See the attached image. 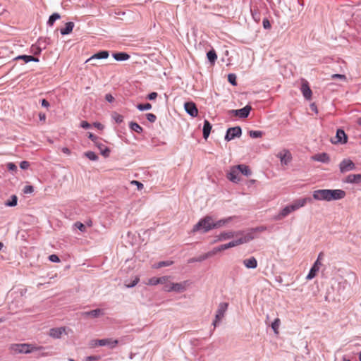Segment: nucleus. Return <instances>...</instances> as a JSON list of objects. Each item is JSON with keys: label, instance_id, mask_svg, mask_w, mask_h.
Wrapping results in <instances>:
<instances>
[{"label": "nucleus", "instance_id": "nucleus-15", "mask_svg": "<svg viewBox=\"0 0 361 361\" xmlns=\"http://www.w3.org/2000/svg\"><path fill=\"white\" fill-rule=\"evenodd\" d=\"M227 178L230 181L235 183H238L240 180V178L238 176V170L237 169V166L231 168L230 172L227 174Z\"/></svg>", "mask_w": 361, "mask_h": 361}, {"label": "nucleus", "instance_id": "nucleus-2", "mask_svg": "<svg viewBox=\"0 0 361 361\" xmlns=\"http://www.w3.org/2000/svg\"><path fill=\"white\" fill-rule=\"evenodd\" d=\"M213 221L210 216H206L201 219L192 228V232L202 231V233H207L213 229Z\"/></svg>", "mask_w": 361, "mask_h": 361}, {"label": "nucleus", "instance_id": "nucleus-62", "mask_svg": "<svg viewBox=\"0 0 361 361\" xmlns=\"http://www.w3.org/2000/svg\"><path fill=\"white\" fill-rule=\"evenodd\" d=\"M131 183L136 185L138 190H142L144 187L143 184L137 180H133Z\"/></svg>", "mask_w": 361, "mask_h": 361}, {"label": "nucleus", "instance_id": "nucleus-35", "mask_svg": "<svg viewBox=\"0 0 361 361\" xmlns=\"http://www.w3.org/2000/svg\"><path fill=\"white\" fill-rule=\"evenodd\" d=\"M129 128L131 130L139 134H141L143 132V128L136 122L131 121L129 123Z\"/></svg>", "mask_w": 361, "mask_h": 361}, {"label": "nucleus", "instance_id": "nucleus-44", "mask_svg": "<svg viewBox=\"0 0 361 361\" xmlns=\"http://www.w3.org/2000/svg\"><path fill=\"white\" fill-rule=\"evenodd\" d=\"M228 81L233 86L237 85L236 75L234 73H229L228 75Z\"/></svg>", "mask_w": 361, "mask_h": 361}, {"label": "nucleus", "instance_id": "nucleus-42", "mask_svg": "<svg viewBox=\"0 0 361 361\" xmlns=\"http://www.w3.org/2000/svg\"><path fill=\"white\" fill-rule=\"evenodd\" d=\"M137 108L138 110L142 111L146 110H149L152 109V105L149 103H145V104H139L137 106Z\"/></svg>", "mask_w": 361, "mask_h": 361}, {"label": "nucleus", "instance_id": "nucleus-16", "mask_svg": "<svg viewBox=\"0 0 361 361\" xmlns=\"http://www.w3.org/2000/svg\"><path fill=\"white\" fill-rule=\"evenodd\" d=\"M293 211L294 209L292 207L291 204L288 205L285 207L283 209H282L281 212L276 216H274V219L276 221L281 220Z\"/></svg>", "mask_w": 361, "mask_h": 361}, {"label": "nucleus", "instance_id": "nucleus-19", "mask_svg": "<svg viewBox=\"0 0 361 361\" xmlns=\"http://www.w3.org/2000/svg\"><path fill=\"white\" fill-rule=\"evenodd\" d=\"M321 266V262H318V261H315L313 264L312 267H311L307 276H306V279L307 280H311L313 278H314L317 274V272L319 270V267Z\"/></svg>", "mask_w": 361, "mask_h": 361}, {"label": "nucleus", "instance_id": "nucleus-24", "mask_svg": "<svg viewBox=\"0 0 361 361\" xmlns=\"http://www.w3.org/2000/svg\"><path fill=\"white\" fill-rule=\"evenodd\" d=\"M169 278V277L167 276H161V277H159V278L152 277V278L149 279L148 284L152 285V286H155L157 284H164L166 281H168Z\"/></svg>", "mask_w": 361, "mask_h": 361}, {"label": "nucleus", "instance_id": "nucleus-55", "mask_svg": "<svg viewBox=\"0 0 361 361\" xmlns=\"http://www.w3.org/2000/svg\"><path fill=\"white\" fill-rule=\"evenodd\" d=\"M30 166V163L27 161H23L20 163V167L23 170H26Z\"/></svg>", "mask_w": 361, "mask_h": 361}, {"label": "nucleus", "instance_id": "nucleus-7", "mask_svg": "<svg viewBox=\"0 0 361 361\" xmlns=\"http://www.w3.org/2000/svg\"><path fill=\"white\" fill-rule=\"evenodd\" d=\"M242 135V129L240 126H235L228 128L226 135L225 140L226 141H230L235 137H239Z\"/></svg>", "mask_w": 361, "mask_h": 361}, {"label": "nucleus", "instance_id": "nucleus-18", "mask_svg": "<svg viewBox=\"0 0 361 361\" xmlns=\"http://www.w3.org/2000/svg\"><path fill=\"white\" fill-rule=\"evenodd\" d=\"M104 314V310L99 309V308L93 310L82 312V315L85 317H90L92 318H97Z\"/></svg>", "mask_w": 361, "mask_h": 361}, {"label": "nucleus", "instance_id": "nucleus-5", "mask_svg": "<svg viewBox=\"0 0 361 361\" xmlns=\"http://www.w3.org/2000/svg\"><path fill=\"white\" fill-rule=\"evenodd\" d=\"M252 107L250 105H246L240 109H232L228 111V114L232 116H238L241 118H246L248 117Z\"/></svg>", "mask_w": 361, "mask_h": 361}, {"label": "nucleus", "instance_id": "nucleus-41", "mask_svg": "<svg viewBox=\"0 0 361 361\" xmlns=\"http://www.w3.org/2000/svg\"><path fill=\"white\" fill-rule=\"evenodd\" d=\"M252 16L255 21L259 22L260 20V13L257 9L251 8L250 10Z\"/></svg>", "mask_w": 361, "mask_h": 361}, {"label": "nucleus", "instance_id": "nucleus-53", "mask_svg": "<svg viewBox=\"0 0 361 361\" xmlns=\"http://www.w3.org/2000/svg\"><path fill=\"white\" fill-rule=\"evenodd\" d=\"M140 279L138 277H136L133 281H132L130 283L128 284H126V286L127 288H133L134 286H135L138 282H139Z\"/></svg>", "mask_w": 361, "mask_h": 361}, {"label": "nucleus", "instance_id": "nucleus-64", "mask_svg": "<svg viewBox=\"0 0 361 361\" xmlns=\"http://www.w3.org/2000/svg\"><path fill=\"white\" fill-rule=\"evenodd\" d=\"M98 360H99V357L94 356V355L88 356L86 357L87 361H97Z\"/></svg>", "mask_w": 361, "mask_h": 361}, {"label": "nucleus", "instance_id": "nucleus-60", "mask_svg": "<svg viewBox=\"0 0 361 361\" xmlns=\"http://www.w3.org/2000/svg\"><path fill=\"white\" fill-rule=\"evenodd\" d=\"M105 99H106L108 102H109V103H112V102L114 101V99H114V96H113L111 94H109H109H106L105 95Z\"/></svg>", "mask_w": 361, "mask_h": 361}, {"label": "nucleus", "instance_id": "nucleus-6", "mask_svg": "<svg viewBox=\"0 0 361 361\" xmlns=\"http://www.w3.org/2000/svg\"><path fill=\"white\" fill-rule=\"evenodd\" d=\"M356 169L355 163L349 159H344L339 164V170L341 173H345L350 171H353Z\"/></svg>", "mask_w": 361, "mask_h": 361}, {"label": "nucleus", "instance_id": "nucleus-43", "mask_svg": "<svg viewBox=\"0 0 361 361\" xmlns=\"http://www.w3.org/2000/svg\"><path fill=\"white\" fill-rule=\"evenodd\" d=\"M249 135L252 138H259L263 135V132L260 130H250Z\"/></svg>", "mask_w": 361, "mask_h": 361}, {"label": "nucleus", "instance_id": "nucleus-26", "mask_svg": "<svg viewBox=\"0 0 361 361\" xmlns=\"http://www.w3.org/2000/svg\"><path fill=\"white\" fill-rule=\"evenodd\" d=\"M243 264L247 269H255L257 267V261L255 257H251L244 259Z\"/></svg>", "mask_w": 361, "mask_h": 361}, {"label": "nucleus", "instance_id": "nucleus-54", "mask_svg": "<svg viewBox=\"0 0 361 361\" xmlns=\"http://www.w3.org/2000/svg\"><path fill=\"white\" fill-rule=\"evenodd\" d=\"M34 191V188L32 185H26L23 188V192L25 194L32 193Z\"/></svg>", "mask_w": 361, "mask_h": 361}, {"label": "nucleus", "instance_id": "nucleus-22", "mask_svg": "<svg viewBox=\"0 0 361 361\" xmlns=\"http://www.w3.org/2000/svg\"><path fill=\"white\" fill-rule=\"evenodd\" d=\"M65 331V327L52 328L49 330V336L54 338H60Z\"/></svg>", "mask_w": 361, "mask_h": 361}, {"label": "nucleus", "instance_id": "nucleus-61", "mask_svg": "<svg viewBox=\"0 0 361 361\" xmlns=\"http://www.w3.org/2000/svg\"><path fill=\"white\" fill-rule=\"evenodd\" d=\"M157 95H158V94H157V92H152L149 93V94L147 95V98L149 100H154V99H155L157 97Z\"/></svg>", "mask_w": 361, "mask_h": 361}, {"label": "nucleus", "instance_id": "nucleus-48", "mask_svg": "<svg viewBox=\"0 0 361 361\" xmlns=\"http://www.w3.org/2000/svg\"><path fill=\"white\" fill-rule=\"evenodd\" d=\"M74 226L77 228L78 230H80L81 232H85L86 231V226L81 222L77 221L74 224Z\"/></svg>", "mask_w": 361, "mask_h": 361}, {"label": "nucleus", "instance_id": "nucleus-40", "mask_svg": "<svg viewBox=\"0 0 361 361\" xmlns=\"http://www.w3.org/2000/svg\"><path fill=\"white\" fill-rule=\"evenodd\" d=\"M85 156L92 161H97L99 159L98 156L92 151H87L85 152Z\"/></svg>", "mask_w": 361, "mask_h": 361}, {"label": "nucleus", "instance_id": "nucleus-9", "mask_svg": "<svg viewBox=\"0 0 361 361\" xmlns=\"http://www.w3.org/2000/svg\"><path fill=\"white\" fill-rule=\"evenodd\" d=\"M184 108L187 114L192 117H196L198 115V109L195 103L193 102H187L184 104Z\"/></svg>", "mask_w": 361, "mask_h": 361}, {"label": "nucleus", "instance_id": "nucleus-31", "mask_svg": "<svg viewBox=\"0 0 361 361\" xmlns=\"http://www.w3.org/2000/svg\"><path fill=\"white\" fill-rule=\"evenodd\" d=\"M16 60H23L25 63L34 61L39 62V59L37 57L31 56V55H20L16 58Z\"/></svg>", "mask_w": 361, "mask_h": 361}, {"label": "nucleus", "instance_id": "nucleus-23", "mask_svg": "<svg viewBox=\"0 0 361 361\" xmlns=\"http://www.w3.org/2000/svg\"><path fill=\"white\" fill-rule=\"evenodd\" d=\"M312 159L322 163H329L330 161L329 154L325 152L317 154L312 157Z\"/></svg>", "mask_w": 361, "mask_h": 361}, {"label": "nucleus", "instance_id": "nucleus-45", "mask_svg": "<svg viewBox=\"0 0 361 361\" xmlns=\"http://www.w3.org/2000/svg\"><path fill=\"white\" fill-rule=\"evenodd\" d=\"M281 324L280 319L276 318L274 319V321L271 324V328L274 330L275 333L278 332V329L279 327V325Z\"/></svg>", "mask_w": 361, "mask_h": 361}, {"label": "nucleus", "instance_id": "nucleus-29", "mask_svg": "<svg viewBox=\"0 0 361 361\" xmlns=\"http://www.w3.org/2000/svg\"><path fill=\"white\" fill-rule=\"evenodd\" d=\"M73 22H68L65 25V27L60 30V32L62 35H66L72 32L74 27Z\"/></svg>", "mask_w": 361, "mask_h": 361}, {"label": "nucleus", "instance_id": "nucleus-20", "mask_svg": "<svg viewBox=\"0 0 361 361\" xmlns=\"http://www.w3.org/2000/svg\"><path fill=\"white\" fill-rule=\"evenodd\" d=\"M300 90L303 94V97L306 99L310 100L312 97V92L307 82H302Z\"/></svg>", "mask_w": 361, "mask_h": 361}, {"label": "nucleus", "instance_id": "nucleus-4", "mask_svg": "<svg viewBox=\"0 0 361 361\" xmlns=\"http://www.w3.org/2000/svg\"><path fill=\"white\" fill-rule=\"evenodd\" d=\"M228 304L227 302H221L219 305L218 309L216 310V313L215 315V319L214 320L212 324L214 327H216L221 319L224 318L225 312L228 309Z\"/></svg>", "mask_w": 361, "mask_h": 361}, {"label": "nucleus", "instance_id": "nucleus-8", "mask_svg": "<svg viewBox=\"0 0 361 361\" xmlns=\"http://www.w3.org/2000/svg\"><path fill=\"white\" fill-rule=\"evenodd\" d=\"M94 341L95 343L94 345H99V346L107 345L111 349L114 348L118 343V340L112 339V338L97 339Z\"/></svg>", "mask_w": 361, "mask_h": 361}, {"label": "nucleus", "instance_id": "nucleus-46", "mask_svg": "<svg viewBox=\"0 0 361 361\" xmlns=\"http://www.w3.org/2000/svg\"><path fill=\"white\" fill-rule=\"evenodd\" d=\"M211 257V256H210V254H209V252H207V253H205V254H204V255H202L200 256L197 259H192L191 261H192V262H202V261H203V260L207 259V258H209V257Z\"/></svg>", "mask_w": 361, "mask_h": 361}, {"label": "nucleus", "instance_id": "nucleus-14", "mask_svg": "<svg viewBox=\"0 0 361 361\" xmlns=\"http://www.w3.org/2000/svg\"><path fill=\"white\" fill-rule=\"evenodd\" d=\"M109 56V53L108 51H100L94 54H93L91 57H90L85 62L90 63L93 61L97 59H107Z\"/></svg>", "mask_w": 361, "mask_h": 361}, {"label": "nucleus", "instance_id": "nucleus-11", "mask_svg": "<svg viewBox=\"0 0 361 361\" xmlns=\"http://www.w3.org/2000/svg\"><path fill=\"white\" fill-rule=\"evenodd\" d=\"M312 200L311 197H304L295 200L292 204L291 206L293 208L294 211L304 207L307 203L312 202Z\"/></svg>", "mask_w": 361, "mask_h": 361}, {"label": "nucleus", "instance_id": "nucleus-21", "mask_svg": "<svg viewBox=\"0 0 361 361\" xmlns=\"http://www.w3.org/2000/svg\"><path fill=\"white\" fill-rule=\"evenodd\" d=\"M278 157L280 158L282 165H288L291 161V154L288 150H285L284 154L279 153Z\"/></svg>", "mask_w": 361, "mask_h": 361}, {"label": "nucleus", "instance_id": "nucleus-50", "mask_svg": "<svg viewBox=\"0 0 361 361\" xmlns=\"http://www.w3.org/2000/svg\"><path fill=\"white\" fill-rule=\"evenodd\" d=\"M88 138L95 144L99 140H102L99 137L94 135L92 133H88Z\"/></svg>", "mask_w": 361, "mask_h": 361}, {"label": "nucleus", "instance_id": "nucleus-27", "mask_svg": "<svg viewBox=\"0 0 361 361\" xmlns=\"http://www.w3.org/2000/svg\"><path fill=\"white\" fill-rule=\"evenodd\" d=\"M212 126L210 122L207 120H204L203 129H202V135L203 137L207 140L210 134Z\"/></svg>", "mask_w": 361, "mask_h": 361}, {"label": "nucleus", "instance_id": "nucleus-30", "mask_svg": "<svg viewBox=\"0 0 361 361\" xmlns=\"http://www.w3.org/2000/svg\"><path fill=\"white\" fill-rule=\"evenodd\" d=\"M235 236V232L233 231H224V232H222L218 236H217V240L218 241H222V240H227V239H230L233 237Z\"/></svg>", "mask_w": 361, "mask_h": 361}, {"label": "nucleus", "instance_id": "nucleus-33", "mask_svg": "<svg viewBox=\"0 0 361 361\" xmlns=\"http://www.w3.org/2000/svg\"><path fill=\"white\" fill-rule=\"evenodd\" d=\"M233 217H228L226 219H223L217 221L216 222H213L212 227L213 228H220L224 226L225 224L229 223L232 220Z\"/></svg>", "mask_w": 361, "mask_h": 361}, {"label": "nucleus", "instance_id": "nucleus-58", "mask_svg": "<svg viewBox=\"0 0 361 361\" xmlns=\"http://www.w3.org/2000/svg\"><path fill=\"white\" fill-rule=\"evenodd\" d=\"M221 252V249H220V245L214 247L212 250L209 251L210 256H213L216 255L217 252Z\"/></svg>", "mask_w": 361, "mask_h": 361}, {"label": "nucleus", "instance_id": "nucleus-13", "mask_svg": "<svg viewBox=\"0 0 361 361\" xmlns=\"http://www.w3.org/2000/svg\"><path fill=\"white\" fill-rule=\"evenodd\" d=\"M95 147H97L98 148V149L99 150L100 152V154L104 157L105 158L106 157H109V155H110V152H111V150L110 149L106 147V145H104L102 142V140H99L95 144H94Z\"/></svg>", "mask_w": 361, "mask_h": 361}, {"label": "nucleus", "instance_id": "nucleus-51", "mask_svg": "<svg viewBox=\"0 0 361 361\" xmlns=\"http://www.w3.org/2000/svg\"><path fill=\"white\" fill-rule=\"evenodd\" d=\"M147 119L150 123H154L157 120V116L154 114L148 113L146 114Z\"/></svg>", "mask_w": 361, "mask_h": 361}, {"label": "nucleus", "instance_id": "nucleus-56", "mask_svg": "<svg viewBox=\"0 0 361 361\" xmlns=\"http://www.w3.org/2000/svg\"><path fill=\"white\" fill-rule=\"evenodd\" d=\"M263 27L264 29H270L271 23L267 18H264L262 21Z\"/></svg>", "mask_w": 361, "mask_h": 361}, {"label": "nucleus", "instance_id": "nucleus-47", "mask_svg": "<svg viewBox=\"0 0 361 361\" xmlns=\"http://www.w3.org/2000/svg\"><path fill=\"white\" fill-rule=\"evenodd\" d=\"M112 117L117 123H121L123 121V116L117 113H114Z\"/></svg>", "mask_w": 361, "mask_h": 361}, {"label": "nucleus", "instance_id": "nucleus-52", "mask_svg": "<svg viewBox=\"0 0 361 361\" xmlns=\"http://www.w3.org/2000/svg\"><path fill=\"white\" fill-rule=\"evenodd\" d=\"M163 290L166 292H171L172 291V283H167V281L164 283Z\"/></svg>", "mask_w": 361, "mask_h": 361}, {"label": "nucleus", "instance_id": "nucleus-25", "mask_svg": "<svg viewBox=\"0 0 361 361\" xmlns=\"http://www.w3.org/2000/svg\"><path fill=\"white\" fill-rule=\"evenodd\" d=\"M187 281L181 283H172V291L176 293H182L186 290Z\"/></svg>", "mask_w": 361, "mask_h": 361}, {"label": "nucleus", "instance_id": "nucleus-12", "mask_svg": "<svg viewBox=\"0 0 361 361\" xmlns=\"http://www.w3.org/2000/svg\"><path fill=\"white\" fill-rule=\"evenodd\" d=\"M336 140H335V141L331 140V142L334 144H336V143L345 144L348 142L347 135L345 134V131L341 128L338 129L336 131Z\"/></svg>", "mask_w": 361, "mask_h": 361}, {"label": "nucleus", "instance_id": "nucleus-3", "mask_svg": "<svg viewBox=\"0 0 361 361\" xmlns=\"http://www.w3.org/2000/svg\"><path fill=\"white\" fill-rule=\"evenodd\" d=\"M36 349L37 348L33 345L28 343L13 344L11 346V350L15 353L27 354L35 351Z\"/></svg>", "mask_w": 361, "mask_h": 361}, {"label": "nucleus", "instance_id": "nucleus-39", "mask_svg": "<svg viewBox=\"0 0 361 361\" xmlns=\"http://www.w3.org/2000/svg\"><path fill=\"white\" fill-rule=\"evenodd\" d=\"M173 261L167 260V261H161L154 265V267L157 269H159L164 267H169L173 264Z\"/></svg>", "mask_w": 361, "mask_h": 361}, {"label": "nucleus", "instance_id": "nucleus-57", "mask_svg": "<svg viewBox=\"0 0 361 361\" xmlns=\"http://www.w3.org/2000/svg\"><path fill=\"white\" fill-rule=\"evenodd\" d=\"M49 259L52 262H60L59 257L56 255H54V254L49 255Z\"/></svg>", "mask_w": 361, "mask_h": 361}, {"label": "nucleus", "instance_id": "nucleus-63", "mask_svg": "<svg viewBox=\"0 0 361 361\" xmlns=\"http://www.w3.org/2000/svg\"><path fill=\"white\" fill-rule=\"evenodd\" d=\"M331 78L333 79L339 78L343 80H345L346 78L345 75L342 74H334L331 75Z\"/></svg>", "mask_w": 361, "mask_h": 361}, {"label": "nucleus", "instance_id": "nucleus-17", "mask_svg": "<svg viewBox=\"0 0 361 361\" xmlns=\"http://www.w3.org/2000/svg\"><path fill=\"white\" fill-rule=\"evenodd\" d=\"M345 183L358 184L361 183V174H349L343 180Z\"/></svg>", "mask_w": 361, "mask_h": 361}, {"label": "nucleus", "instance_id": "nucleus-34", "mask_svg": "<svg viewBox=\"0 0 361 361\" xmlns=\"http://www.w3.org/2000/svg\"><path fill=\"white\" fill-rule=\"evenodd\" d=\"M207 57L211 64H214L217 59V55L214 49H211L207 53Z\"/></svg>", "mask_w": 361, "mask_h": 361}, {"label": "nucleus", "instance_id": "nucleus-1", "mask_svg": "<svg viewBox=\"0 0 361 361\" xmlns=\"http://www.w3.org/2000/svg\"><path fill=\"white\" fill-rule=\"evenodd\" d=\"M346 192L341 189H319L314 190L312 193V197L319 201H334L343 199Z\"/></svg>", "mask_w": 361, "mask_h": 361}, {"label": "nucleus", "instance_id": "nucleus-28", "mask_svg": "<svg viewBox=\"0 0 361 361\" xmlns=\"http://www.w3.org/2000/svg\"><path fill=\"white\" fill-rule=\"evenodd\" d=\"M112 56L118 61H124L130 59V55L126 52H116Z\"/></svg>", "mask_w": 361, "mask_h": 361}, {"label": "nucleus", "instance_id": "nucleus-59", "mask_svg": "<svg viewBox=\"0 0 361 361\" xmlns=\"http://www.w3.org/2000/svg\"><path fill=\"white\" fill-rule=\"evenodd\" d=\"M80 127L84 129H89L91 127V125L86 121H82L80 123Z\"/></svg>", "mask_w": 361, "mask_h": 361}, {"label": "nucleus", "instance_id": "nucleus-36", "mask_svg": "<svg viewBox=\"0 0 361 361\" xmlns=\"http://www.w3.org/2000/svg\"><path fill=\"white\" fill-rule=\"evenodd\" d=\"M38 43H39L38 46L32 45L31 47V49H32L31 51L35 55L39 54L41 53L42 49L46 48V45H44L43 47H41V45H42L41 39H39Z\"/></svg>", "mask_w": 361, "mask_h": 361}, {"label": "nucleus", "instance_id": "nucleus-32", "mask_svg": "<svg viewBox=\"0 0 361 361\" xmlns=\"http://www.w3.org/2000/svg\"><path fill=\"white\" fill-rule=\"evenodd\" d=\"M237 169L238 170V172H241L242 174L245 175V176H250L252 174V171L248 166L245 164H239L237 165Z\"/></svg>", "mask_w": 361, "mask_h": 361}, {"label": "nucleus", "instance_id": "nucleus-37", "mask_svg": "<svg viewBox=\"0 0 361 361\" xmlns=\"http://www.w3.org/2000/svg\"><path fill=\"white\" fill-rule=\"evenodd\" d=\"M61 18V16L58 13H54L51 14L47 21V25L49 26H53L55 21Z\"/></svg>", "mask_w": 361, "mask_h": 361}, {"label": "nucleus", "instance_id": "nucleus-38", "mask_svg": "<svg viewBox=\"0 0 361 361\" xmlns=\"http://www.w3.org/2000/svg\"><path fill=\"white\" fill-rule=\"evenodd\" d=\"M18 203V197L16 195H13L11 197V200L5 202L4 204L6 207H15Z\"/></svg>", "mask_w": 361, "mask_h": 361}, {"label": "nucleus", "instance_id": "nucleus-10", "mask_svg": "<svg viewBox=\"0 0 361 361\" xmlns=\"http://www.w3.org/2000/svg\"><path fill=\"white\" fill-rule=\"evenodd\" d=\"M252 239V237L250 235H246L241 237L237 240H232V241L226 243L227 247L228 249V248L233 247L239 245L246 243L250 241Z\"/></svg>", "mask_w": 361, "mask_h": 361}, {"label": "nucleus", "instance_id": "nucleus-49", "mask_svg": "<svg viewBox=\"0 0 361 361\" xmlns=\"http://www.w3.org/2000/svg\"><path fill=\"white\" fill-rule=\"evenodd\" d=\"M6 166L8 170L10 171L16 172L18 170L16 165L13 162L8 163Z\"/></svg>", "mask_w": 361, "mask_h": 361}]
</instances>
